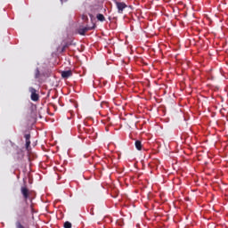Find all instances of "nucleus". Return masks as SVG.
Wrapping results in <instances>:
<instances>
[{"mask_svg": "<svg viewBox=\"0 0 228 228\" xmlns=\"http://www.w3.org/2000/svg\"><path fill=\"white\" fill-rule=\"evenodd\" d=\"M28 92H30V99L34 102H37L40 99V96L37 94V89H35V87H29Z\"/></svg>", "mask_w": 228, "mask_h": 228, "instance_id": "3", "label": "nucleus"}, {"mask_svg": "<svg viewBox=\"0 0 228 228\" xmlns=\"http://www.w3.org/2000/svg\"><path fill=\"white\" fill-rule=\"evenodd\" d=\"M20 191L25 200H28V199H29V190L28 189V187H21Z\"/></svg>", "mask_w": 228, "mask_h": 228, "instance_id": "5", "label": "nucleus"}, {"mask_svg": "<svg viewBox=\"0 0 228 228\" xmlns=\"http://www.w3.org/2000/svg\"><path fill=\"white\" fill-rule=\"evenodd\" d=\"M62 51H65V46L62 47Z\"/></svg>", "mask_w": 228, "mask_h": 228, "instance_id": "13", "label": "nucleus"}, {"mask_svg": "<svg viewBox=\"0 0 228 228\" xmlns=\"http://www.w3.org/2000/svg\"><path fill=\"white\" fill-rule=\"evenodd\" d=\"M64 228H72V224L69 221L65 222Z\"/></svg>", "mask_w": 228, "mask_h": 228, "instance_id": "10", "label": "nucleus"}, {"mask_svg": "<svg viewBox=\"0 0 228 228\" xmlns=\"http://www.w3.org/2000/svg\"><path fill=\"white\" fill-rule=\"evenodd\" d=\"M60 1H61V4H63V3H67V1H69V0H60Z\"/></svg>", "mask_w": 228, "mask_h": 228, "instance_id": "12", "label": "nucleus"}, {"mask_svg": "<svg viewBox=\"0 0 228 228\" xmlns=\"http://www.w3.org/2000/svg\"><path fill=\"white\" fill-rule=\"evenodd\" d=\"M72 76V70L61 71V77L63 79H69Z\"/></svg>", "mask_w": 228, "mask_h": 228, "instance_id": "6", "label": "nucleus"}, {"mask_svg": "<svg viewBox=\"0 0 228 228\" xmlns=\"http://www.w3.org/2000/svg\"><path fill=\"white\" fill-rule=\"evenodd\" d=\"M15 225H16V228H24V225H22V224H20V221H17Z\"/></svg>", "mask_w": 228, "mask_h": 228, "instance_id": "11", "label": "nucleus"}, {"mask_svg": "<svg viewBox=\"0 0 228 228\" xmlns=\"http://www.w3.org/2000/svg\"><path fill=\"white\" fill-rule=\"evenodd\" d=\"M96 19L97 20H100V22H104V20H106V18L104 17V15L101 13H98L96 15Z\"/></svg>", "mask_w": 228, "mask_h": 228, "instance_id": "8", "label": "nucleus"}, {"mask_svg": "<svg viewBox=\"0 0 228 228\" xmlns=\"http://www.w3.org/2000/svg\"><path fill=\"white\" fill-rule=\"evenodd\" d=\"M109 20H111V18H110V17H109Z\"/></svg>", "mask_w": 228, "mask_h": 228, "instance_id": "14", "label": "nucleus"}, {"mask_svg": "<svg viewBox=\"0 0 228 228\" xmlns=\"http://www.w3.org/2000/svg\"><path fill=\"white\" fill-rule=\"evenodd\" d=\"M92 29H95V25L92 27H79L77 31L78 35L84 37L87 31H92Z\"/></svg>", "mask_w": 228, "mask_h": 228, "instance_id": "2", "label": "nucleus"}, {"mask_svg": "<svg viewBox=\"0 0 228 228\" xmlns=\"http://www.w3.org/2000/svg\"><path fill=\"white\" fill-rule=\"evenodd\" d=\"M135 148L137 149V151H140L142 149V142L135 141Z\"/></svg>", "mask_w": 228, "mask_h": 228, "instance_id": "9", "label": "nucleus"}, {"mask_svg": "<svg viewBox=\"0 0 228 228\" xmlns=\"http://www.w3.org/2000/svg\"><path fill=\"white\" fill-rule=\"evenodd\" d=\"M113 3H115L117 8H118V12L122 13L126 8H127V4L124 2H118L117 0H112Z\"/></svg>", "mask_w": 228, "mask_h": 228, "instance_id": "1", "label": "nucleus"}, {"mask_svg": "<svg viewBox=\"0 0 228 228\" xmlns=\"http://www.w3.org/2000/svg\"><path fill=\"white\" fill-rule=\"evenodd\" d=\"M24 138L26 140L25 148H26L27 151H29V146L31 145V141H30L31 140V134H26L24 135Z\"/></svg>", "mask_w": 228, "mask_h": 228, "instance_id": "4", "label": "nucleus"}, {"mask_svg": "<svg viewBox=\"0 0 228 228\" xmlns=\"http://www.w3.org/2000/svg\"><path fill=\"white\" fill-rule=\"evenodd\" d=\"M40 76H45L44 73H40V69L37 68L35 70V79H40Z\"/></svg>", "mask_w": 228, "mask_h": 228, "instance_id": "7", "label": "nucleus"}]
</instances>
